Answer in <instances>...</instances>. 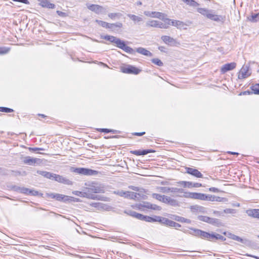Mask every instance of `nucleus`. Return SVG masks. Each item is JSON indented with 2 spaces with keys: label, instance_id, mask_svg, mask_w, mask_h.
Returning a JSON list of instances; mask_svg holds the SVG:
<instances>
[{
  "label": "nucleus",
  "instance_id": "obj_1",
  "mask_svg": "<svg viewBox=\"0 0 259 259\" xmlns=\"http://www.w3.org/2000/svg\"><path fill=\"white\" fill-rule=\"evenodd\" d=\"M101 37L105 40H108L111 42L114 43L116 45L117 47L123 50L127 53L134 54L135 51L132 48L127 46L125 44V42L120 38H117L112 35H104L102 36Z\"/></svg>",
  "mask_w": 259,
  "mask_h": 259
},
{
  "label": "nucleus",
  "instance_id": "obj_2",
  "mask_svg": "<svg viewBox=\"0 0 259 259\" xmlns=\"http://www.w3.org/2000/svg\"><path fill=\"white\" fill-rule=\"evenodd\" d=\"M197 11L198 13L206 17L207 18L217 22L223 23L225 20V16L215 14L214 11L213 10L198 8Z\"/></svg>",
  "mask_w": 259,
  "mask_h": 259
},
{
  "label": "nucleus",
  "instance_id": "obj_3",
  "mask_svg": "<svg viewBox=\"0 0 259 259\" xmlns=\"http://www.w3.org/2000/svg\"><path fill=\"white\" fill-rule=\"evenodd\" d=\"M190 229L191 230V231H189L188 230H186V231H184V232L186 233H188L190 235L200 237L203 239L211 240V233H209L201 230L195 229L194 228H190Z\"/></svg>",
  "mask_w": 259,
  "mask_h": 259
},
{
  "label": "nucleus",
  "instance_id": "obj_4",
  "mask_svg": "<svg viewBox=\"0 0 259 259\" xmlns=\"http://www.w3.org/2000/svg\"><path fill=\"white\" fill-rule=\"evenodd\" d=\"M197 219L200 221L208 223L215 227H219L223 226L221 221L216 218H210L204 215H198Z\"/></svg>",
  "mask_w": 259,
  "mask_h": 259
},
{
  "label": "nucleus",
  "instance_id": "obj_5",
  "mask_svg": "<svg viewBox=\"0 0 259 259\" xmlns=\"http://www.w3.org/2000/svg\"><path fill=\"white\" fill-rule=\"evenodd\" d=\"M71 171L84 176H94L98 174L97 170L84 167H72Z\"/></svg>",
  "mask_w": 259,
  "mask_h": 259
},
{
  "label": "nucleus",
  "instance_id": "obj_6",
  "mask_svg": "<svg viewBox=\"0 0 259 259\" xmlns=\"http://www.w3.org/2000/svg\"><path fill=\"white\" fill-rule=\"evenodd\" d=\"M185 198L199 199L201 200H207L208 196L205 194L195 192H185L183 195Z\"/></svg>",
  "mask_w": 259,
  "mask_h": 259
},
{
  "label": "nucleus",
  "instance_id": "obj_7",
  "mask_svg": "<svg viewBox=\"0 0 259 259\" xmlns=\"http://www.w3.org/2000/svg\"><path fill=\"white\" fill-rule=\"evenodd\" d=\"M96 22L103 27L110 29L111 30H114L115 27L121 28L123 26L122 23L119 22L115 23H109L106 22L98 20H96Z\"/></svg>",
  "mask_w": 259,
  "mask_h": 259
},
{
  "label": "nucleus",
  "instance_id": "obj_8",
  "mask_svg": "<svg viewBox=\"0 0 259 259\" xmlns=\"http://www.w3.org/2000/svg\"><path fill=\"white\" fill-rule=\"evenodd\" d=\"M87 8L91 11L95 12L97 14H106L107 10L105 8L95 4H87Z\"/></svg>",
  "mask_w": 259,
  "mask_h": 259
},
{
  "label": "nucleus",
  "instance_id": "obj_9",
  "mask_svg": "<svg viewBox=\"0 0 259 259\" xmlns=\"http://www.w3.org/2000/svg\"><path fill=\"white\" fill-rule=\"evenodd\" d=\"M251 74V72L249 69V66L244 65L239 72L238 78L239 79H244L250 76Z\"/></svg>",
  "mask_w": 259,
  "mask_h": 259
},
{
  "label": "nucleus",
  "instance_id": "obj_10",
  "mask_svg": "<svg viewBox=\"0 0 259 259\" xmlns=\"http://www.w3.org/2000/svg\"><path fill=\"white\" fill-rule=\"evenodd\" d=\"M88 192H93L95 193H104L105 190L104 187L99 184L94 183L90 187L87 188Z\"/></svg>",
  "mask_w": 259,
  "mask_h": 259
},
{
  "label": "nucleus",
  "instance_id": "obj_11",
  "mask_svg": "<svg viewBox=\"0 0 259 259\" xmlns=\"http://www.w3.org/2000/svg\"><path fill=\"white\" fill-rule=\"evenodd\" d=\"M55 200H56L58 201H60V202H65V203L71 202V201H76V202L78 201V199L75 198L73 197L69 196H67V195H65L63 194H59V193L57 194Z\"/></svg>",
  "mask_w": 259,
  "mask_h": 259
},
{
  "label": "nucleus",
  "instance_id": "obj_12",
  "mask_svg": "<svg viewBox=\"0 0 259 259\" xmlns=\"http://www.w3.org/2000/svg\"><path fill=\"white\" fill-rule=\"evenodd\" d=\"M121 71L124 73L137 75L138 74L141 70L135 66L131 65H127L126 66L122 67L121 68Z\"/></svg>",
  "mask_w": 259,
  "mask_h": 259
},
{
  "label": "nucleus",
  "instance_id": "obj_13",
  "mask_svg": "<svg viewBox=\"0 0 259 259\" xmlns=\"http://www.w3.org/2000/svg\"><path fill=\"white\" fill-rule=\"evenodd\" d=\"M73 194L82 197H87L92 199H97L98 200H102L101 196H95L94 194H89L86 192H80L78 191H75L73 192Z\"/></svg>",
  "mask_w": 259,
  "mask_h": 259
},
{
  "label": "nucleus",
  "instance_id": "obj_14",
  "mask_svg": "<svg viewBox=\"0 0 259 259\" xmlns=\"http://www.w3.org/2000/svg\"><path fill=\"white\" fill-rule=\"evenodd\" d=\"M41 160L39 158H32L30 156H26L24 157L23 162L24 163L30 165H34L35 164H39L41 163Z\"/></svg>",
  "mask_w": 259,
  "mask_h": 259
},
{
  "label": "nucleus",
  "instance_id": "obj_15",
  "mask_svg": "<svg viewBox=\"0 0 259 259\" xmlns=\"http://www.w3.org/2000/svg\"><path fill=\"white\" fill-rule=\"evenodd\" d=\"M127 16L136 25H140L143 22V18L142 15H136L131 14H127Z\"/></svg>",
  "mask_w": 259,
  "mask_h": 259
},
{
  "label": "nucleus",
  "instance_id": "obj_16",
  "mask_svg": "<svg viewBox=\"0 0 259 259\" xmlns=\"http://www.w3.org/2000/svg\"><path fill=\"white\" fill-rule=\"evenodd\" d=\"M236 67V63L235 62H231L227 63L222 66L221 69V72L222 74H224L226 72L232 70Z\"/></svg>",
  "mask_w": 259,
  "mask_h": 259
},
{
  "label": "nucleus",
  "instance_id": "obj_17",
  "mask_svg": "<svg viewBox=\"0 0 259 259\" xmlns=\"http://www.w3.org/2000/svg\"><path fill=\"white\" fill-rule=\"evenodd\" d=\"M54 176L55 177H54V180H55L59 183L68 185H71L72 184V182L71 181H70L69 180L67 179V178H66L62 176L55 174V175H54Z\"/></svg>",
  "mask_w": 259,
  "mask_h": 259
},
{
  "label": "nucleus",
  "instance_id": "obj_18",
  "mask_svg": "<svg viewBox=\"0 0 259 259\" xmlns=\"http://www.w3.org/2000/svg\"><path fill=\"white\" fill-rule=\"evenodd\" d=\"M186 169L187 173L196 178H201L203 177L202 174L197 169L191 167H186Z\"/></svg>",
  "mask_w": 259,
  "mask_h": 259
},
{
  "label": "nucleus",
  "instance_id": "obj_19",
  "mask_svg": "<svg viewBox=\"0 0 259 259\" xmlns=\"http://www.w3.org/2000/svg\"><path fill=\"white\" fill-rule=\"evenodd\" d=\"M144 14L149 17L160 19L163 16V13L159 12L144 11Z\"/></svg>",
  "mask_w": 259,
  "mask_h": 259
},
{
  "label": "nucleus",
  "instance_id": "obj_20",
  "mask_svg": "<svg viewBox=\"0 0 259 259\" xmlns=\"http://www.w3.org/2000/svg\"><path fill=\"white\" fill-rule=\"evenodd\" d=\"M161 38L165 44L168 45L174 46L176 44V40L169 36L163 35Z\"/></svg>",
  "mask_w": 259,
  "mask_h": 259
},
{
  "label": "nucleus",
  "instance_id": "obj_21",
  "mask_svg": "<svg viewBox=\"0 0 259 259\" xmlns=\"http://www.w3.org/2000/svg\"><path fill=\"white\" fill-rule=\"evenodd\" d=\"M191 210L193 212H201L203 213H206L207 211L206 208L203 206L197 205L191 206L190 207Z\"/></svg>",
  "mask_w": 259,
  "mask_h": 259
},
{
  "label": "nucleus",
  "instance_id": "obj_22",
  "mask_svg": "<svg viewBox=\"0 0 259 259\" xmlns=\"http://www.w3.org/2000/svg\"><path fill=\"white\" fill-rule=\"evenodd\" d=\"M135 51V53L133 55L135 54V52H137L140 54L146 56L148 57H151L152 56V54L148 50H146L145 48H142V47H139L136 49V50H134Z\"/></svg>",
  "mask_w": 259,
  "mask_h": 259
},
{
  "label": "nucleus",
  "instance_id": "obj_23",
  "mask_svg": "<svg viewBox=\"0 0 259 259\" xmlns=\"http://www.w3.org/2000/svg\"><path fill=\"white\" fill-rule=\"evenodd\" d=\"M247 214L252 218L259 220V209H250L246 211Z\"/></svg>",
  "mask_w": 259,
  "mask_h": 259
},
{
  "label": "nucleus",
  "instance_id": "obj_24",
  "mask_svg": "<svg viewBox=\"0 0 259 259\" xmlns=\"http://www.w3.org/2000/svg\"><path fill=\"white\" fill-rule=\"evenodd\" d=\"M142 206L153 210H160L161 209V207L160 206H158L156 204H152L148 202H144V204H143Z\"/></svg>",
  "mask_w": 259,
  "mask_h": 259
},
{
  "label": "nucleus",
  "instance_id": "obj_25",
  "mask_svg": "<svg viewBox=\"0 0 259 259\" xmlns=\"http://www.w3.org/2000/svg\"><path fill=\"white\" fill-rule=\"evenodd\" d=\"M37 174L44 176L45 178L47 179L54 180L55 174L51 173L48 171L38 170Z\"/></svg>",
  "mask_w": 259,
  "mask_h": 259
},
{
  "label": "nucleus",
  "instance_id": "obj_26",
  "mask_svg": "<svg viewBox=\"0 0 259 259\" xmlns=\"http://www.w3.org/2000/svg\"><path fill=\"white\" fill-rule=\"evenodd\" d=\"M140 197V194L139 193H135L134 192L126 191L125 198H126L136 200L137 198H139Z\"/></svg>",
  "mask_w": 259,
  "mask_h": 259
},
{
  "label": "nucleus",
  "instance_id": "obj_27",
  "mask_svg": "<svg viewBox=\"0 0 259 259\" xmlns=\"http://www.w3.org/2000/svg\"><path fill=\"white\" fill-rule=\"evenodd\" d=\"M171 25L177 27L178 29H182L185 26V24L183 22L179 21L172 20V22H171Z\"/></svg>",
  "mask_w": 259,
  "mask_h": 259
},
{
  "label": "nucleus",
  "instance_id": "obj_28",
  "mask_svg": "<svg viewBox=\"0 0 259 259\" xmlns=\"http://www.w3.org/2000/svg\"><path fill=\"white\" fill-rule=\"evenodd\" d=\"M248 20L251 22L254 23L259 21V13H251L249 17H247Z\"/></svg>",
  "mask_w": 259,
  "mask_h": 259
},
{
  "label": "nucleus",
  "instance_id": "obj_29",
  "mask_svg": "<svg viewBox=\"0 0 259 259\" xmlns=\"http://www.w3.org/2000/svg\"><path fill=\"white\" fill-rule=\"evenodd\" d=\"M230 238L234 240L237 241L245 244H246L249 241L247 239H243L240 238V237L233 234L231 235Z\"/></svg>",
  "mask_w": 259,
  "mask_h": 259
},
{
  "label": "nucleus",
  "instance_id": "obj_30",
  "mask_svg": "<svg viewBox=\"0 0 259 259\" xmlns=\"http://www.w3.org/2000/svg\"><path fill=\"white\" fill-rule=\"evenodd\" d=\"M214 239L225 241V240H226V238L219 234L211 233V241L213 240Z\"/></svg>",
  "mask_w": 259,
  "mask_h": 259
},
{
  "label": "nucleus",
  "instance_id": "obj_31",
  "mask_svg": "<svg viewBox=\"0 0 259 259\" xmlns=\"http://www.w3.org/2000/svg\"><path fill=\"white\" fill-rule=\"evenodd\" d=\"M108 17L112 20L120 19L122 15L120 13H111L108 15Z\"/></svg>",
  "mask_w": 259,
  "mask_h": 259
},
{
  "label": "nucleus",
  "instance_id": "obj_32",
  "mask_svg": "<svg viewBox=\"0 0 259 259\" xmlns=\"http://www.w3.org/2000/svg\"><path fill=\"white\" fill-rule=\"evenodd\" d=\"M165 15L163 13V16H162V18L160 19L161 20L164 22V23L165 24V25L167 26V29L169 27V25H171V22H172V20L166 18L165 17Z\"/></svg>",
  "mask_w": 259,
  "mask_h": 259
},
{
  "label": "nucleus",
  "instance_id": "obj_33",
  "mask_svg": "<svg viewBox=\"0 0 259 259\" xmlns=\"http://www.w3.org/2000/svg\"><path fill=\"white\" fill-rule=\"evenodd\" d=\"M172 221L170 220H169L167 218L161 217V219L160 221V224L165 225L167 226L170 227Z\"/></svg>",
  "mask_w": 259,
  "mask_h": 259
},
{
  "label": "nucleus",
  "instance_id": "obj_34",
  "mask_svg": "<svg viewBox=\"0 0 259 259\" xmlns=\"http://www.w3.org/2000/svg\"><path fill=\"white\" fill-rule=\"evenodd\" d=\"M158 21L157 20H149L146 23V26L148 27H152L157 28Z\"/></svg>",
  "mask_w": 259,
  "mask_h": 259
},
{
  "label": "nucleus",
  "instance_id": "obj_35",
  "mask_svg": "<svg viewBox=\"0 0 259 259\" xmlns=\"http://www.w3.org/2000/svg\"><path fill=\"white\" fill-rule=\"evenodd\" d=\"M250 89L252 91V93L256 95H259V84L256 83L253 84L250 87Z\"/></svg>",
  "mask_w": 259,
  "mask_h": 259
},
{
  "label": "nucleus",
  "instance_id": "obj_36",
  "mask_svg": "<svg viewBox=\"0 0 259 259\" xmlns=\"http://www.w3.org/2000/svg\"><path fill=\"white\" fill-rule=\"evenodd\" d=\"M184 3L192 7H196L199 4L194 0H182Z\"/></svg>",
  "mask_w": 259,
  "mask_h": 259
},
{
  "label": "nucleus",
  "instance_id": "obj_37",
  "mask_svg": "<svg viewBox=\"0 0 259 259\" xmlns=\"http://www.w3.org/2000/svg\"><path fill=\"white\" fill-rule=\"evenodd\" d=\"M170 192L171 193H185L183 189L176 187H170Z\"/></svg>",
  "mask_w": 259,
  "mask_h": 259
},
{
  "label": "nucleus",
  "instance_id": "obj_38",
  "mask_svg": "<svg viewBox=\"0 0 259 259\" xmlns=\"http://www.w3.org/2000/svg\"><path fill=\"white\" fill-rule=\"evenodd\" d=\"M165 195H160V194H156V193H153L152 194V197L159 200V201H161V202H163V199H164V197Z\"/></svg>",
  "mask_w": 259,
  "mask_h": 259
},
{
  "label": "nucleus",
  "instance_id": "obj_39",
  "mask_svg": "<svg viewBox=\"0 0 259 259\" xmlns=\"http://www.w3.org/2000/svg\"><path fill=\"white\" fill-rule=\"evenodd\" d=\"M179 184L183 185L184 187L192 188V182H187V181H180L178 182Z\"/></svg>",
  "mask_w": 259,
  "mask_h": 259
},
{
  "label": "nucleus",
  "instance_id": "obj_40",
  "mask_svg": "<svg viewBox=\"0 0 259 259\" xmlns=\"http://www.w3.org/2000/svg\"><path fill=\"white\" fill-rule=\"evenodd\" d=\"M158 190L162 193H167L170 192V187H159L157 188Z\"/></svg>",
  "mask_w": 259,
  "mask_h": 259
},
{
  "label": "nucleus",
  "instance_id": "obj_41",
  "mask_svg": "<svg viewBox=\"0 0 259 259\" xmlns=\"http://www.w3.org/2000/svg\"><path fill=\"white\" fill-rule=\"evenodd\" d=\"M151 62L158 66H162L163 65V62L158 58L152 59Z\"/></svg>",
  "mask_w": 259,
  "mask_h": 259
},
{
  "label": "nucleus",
  "instance_id": "obj_42",
  "mask_svg": "<svg viewBox=\"0 0 259 259\" xmlns=\"http://www.w3.org/2000/svg\"><path fill=\"white\" fill-rule=\"evenodd\" d=\"M124 212L125 213H126L127 214L131 216V217H133L134 218H135L137 219V215L139 213L137 212L136 211H133V210H125L124 211Z\"/></svg>",
  "mask_w": 259,
  "mask_h": 259
},
{
  "label": "nucleus",
  "instance_id": "obj_43",
  "mask_svg": "<svg viewBox=\"0 0 259 259\" xmlns=\"http://www.w3.org/2000/svg\"><path fill=\"white\" fill-rule=\"evenodd\" d=\"M10 48L5 47H0V55H5L9 52Z\"/></svg>",
  "mask_w": 259,
  "mask_h": 259
},
{
  "label": "nucleus",
  "instance_id": "obj_44",
  "mask_svg": "<svg viewBox=\"0 0 259 259\" xmlns=\"http://www.w3.org/2000/svg\"><path fill=\"white\" fill-rule=\"evenodd\" d=\"M13 111L14 110L13 109L6 107H0V112L5 113H11L13 112Z\"/></svg>",
  "mask_w": 259,
  "mask_h": 259
},
{
  "label": "nucleus",
  "instance_id": "obj_45",
  "mask_svg": "<svg viewBox=\"0 0 259 259\" xmlns=\"http://www.w3.org/2000/svg\"><path fill=\"white\" fill-rule=\"evenodd\" d=\"M168 205L172 206H178L179 205V203L177 200L170 198Z\"/></svg>",
  "mask_w": 259,
  "mask_h": 259
},
{
  "label": "nucleus",
  "instance_id": "obj_46",
  "mask_svg": "<svg viewBox=\"0 0 259 259\" xmlns=\"http://www.w3.org/2000/svg\"><path fill=\"white\" fill-rule=\"evenodd\" d=\"M113 193L115 194H116L117 195H119L120 196L123 197L125 198L126 191H124L123 190L114 191L113 192Z\"/></svg>",
  "mask_w": 259,
  "mask_h": 259
},
{
  "label": "nucleus",
  "instance_id": "obj_47",
  "mask_svg": "<svg viewBox=\"0 0 259 259\" xmlns=\"http://www.w3.org/2000/svg\"><path fill=\"white\" fill-rule=\"evenodd\" d=\"M155 151L153 149H145L141 150L142 155H145L150 153H154Z\"/></svg>",
  "mask_w": 259,
  "mask_h": 259
},
{
  "label": "nucleus",
  "instance_id": "obj_48",
  "mask_svg": "<svg viewBox=\"0 0 259 259\" xmlns=\"http://www.w3.org/2000/svg\"><path fill=\"white\" fill-rule=\"evenodd\" d=\"M39 192L37 191H35L33 189H29V195L31 196H37L38 195Z\"/></svg>",
  "mask_w": 259,
  "mask_h": 259
},
{
  "label": "nucleus",
  "instance_id": "obj_49",
  "mask_svg": "<svg viewBox=\"0 0 259 259\" xmlns=\"http://www.w3.org/2000/svg\"><path fill=\"white\" fill-rule=\"evenodd\" d=\"M157 28L161 29H167V26L164 23L158 21Z\"/></svg>",
  "mask_w": 259,
  "mask_h": 259
},
{
  "label": "nucleus",
  "instance_id": "obj_50",
  "mask_svg": "<svg viewBox=\"0 0 259 259\" xmlns=\"http://www.w3.org/2000/svg\"><path fill=\"white\" fill-rule=\"evenodd\" d=\"M40 5L44 8H46L48 5L49 1L47 0H40Z\"/></svg>",
  "mask_w": 259,
  "mask_h": 259
},
{
  "label": "nucleus",
  "instance_id": "obj_51",
  "mask_svg": "<svg viewBox=\"0 0 259 259\" xmlns=\"http://www.w3.org/2000/svg\"><path fill=\"white\" fill-rule=\"evenodd\" d=\"M178 221H180L181 222H184V223H191V220H189V219H185L184 218H183V217H181L180 218V219H178L177 220Z\"/></svg>",
  "mask_w": 259,
  "mask_h": 259
},
{
  "label": "nucleus",
  "instance_id": "obj_52",
  "mask_svg": "<svg viewBox=\"0 0 259 259\" xmlns=\"http://www.w3.org/2000/svg\"><path fill=\"white\" fill-rule=\"evenodd\" d=\"M162 217L154 215L152 217L153 222H159L160 223V221Z\"/></svg>",
  "mask_w": 259,
  "mask_h": 259
},
{
  "label": "nucleus",
  "instance_id": "obj_53",
  "mask_svg": "<svg viewBox=\"0 0 259 259\" xmlns=\"http://www.w3.org/2000/svg\"><path fill=\"white\" fill-rule=\"evenodd\" d=\"M181 225L178 223H176L173 221H172V222H171V227H174L176 229H177L179 227H181Z\"/></svg>",
  "mask_w": 259,
  "mask_h": 259
},
{
  "label": "nucleus",
  "instance_id": "obj_54",
  "mask_svg": "<svg viewBox=\"0 0 259 259\" xmlns=\"http://www.w3.org/2000/svg\"><path fill=\"white\" fill-rule=\"evenodd\" d=\"M28 149L30 151H38V150H40V151L45 150V149L44 148H37V147H35V148L29 147Z\"/></svg>",
  "mask_w": 259,
  "mask_h": 259
},
{
  "label": "nucleus",
  "instance_id": "obj_55",
  "mask_svg": "<svg viewBox=\"0 0 259 259\" xmlns=\"http://www.w3.org/2000/svg\"><path fill=\"white\" fill-rule=\"evenodd\" d=\"M29 189L25 188V187H22L21 193L29 195Z\"/></svg>",
  "mask_w": 259,
  "mask_h": 259
},
{
  "label": "nucleus",
  "instance_id": "obj_56",
  "mask_svg": "<svg viewBox=\"0 0 259 259\" xmlns=\"http://www.w3.org/2000/svg\"><path fill=\"white\" fill-rule=\"evenodd\" d=\"M57 194V193H47L46 195L48 198L56 199V197Z\"/></svg>",
  "mask_w": 259,
  "mask_h": 259
},
{
  "label": "nucleus",
  "instance_id": "obj_57",
  "mask_svg": "<svg viewBox=\"0 0 259 259\" xmlns=\"http://www.w3.org/2000/svg\"><path fill=\"white\" fill-rule=\"evenodd\" d=\"M153 220H152V217H149V216H147V215H145V218H144V221H145L146 222H153Z\"/></svg>",
  "mask_w": 259,
  "mask_h": 259
},
{
  "label": "nucleus",
  "instance_id": "obj_58",
  "mask_svg": "<svg viewBox=\"0 0 259 259\" xmlns=\"http://www.w3.org/2000/svg\"><path fill=\"white\" fill-rule=\"evenodd\" d=\"M131 153L137 156L142 155L141 150L131 151Z\"/></svg>",
  "mask_w": 259,
  "mask_h": 259
},
{
  "label": "nucleus",
  "instance_id": "obj_59",
  "mask_svg": "<svg viewBox=\"0 0 259 259\" xmlns=\"http://www.w3.org/2000/svg\"><path fill=\"white\" fill-rule=\"evenodd\" d=\"M170 198L171 197H170L169 196H165L164 197V199H163V201L162 202L164 203L168 204L169 201V200H170Z\"/></svg>",
  "mask_w": 259,
  "mask_h": 259
},
{
  "label": "nucleus",
  "instance_id": "obj_60",
  "mask_svg": "<svg viewBox=\"0 0 259 259\" xmlns=\"http://www.w3.org/2000/svg\"><path fill=\"white\" fill-rule=\"evenodd\" d=\"M98 131H99L100 132L105 133H110V129L99 128V129H98Z\"/></svg>",
  "mask_w": 259,
  "mask_h": 259
},
{
  "label": "nucleus",
  "instance_id": "obj_61",
  "mask_svg": "<svg viewBox=\"0 0 259 259\" xmlns=\"http://www.w3.org/2000/svg\"><path fill=\"white\" fill-rule=\"evenodd\" d=\"M209 191L210 192H214V193H218L220 192V190L215 187H211L209 188Z\"/></svg>",
  "mask_w": 259,
  "mask_h": 259
},
{
  "label": "nucleus",
  "instance_id": "obj_62",
  "mask_svg": "<svg viewBox=\"0 0 259 259\" xmlns=\"http://www.w3.org/2000/svg\"><path fill=\"white\" fill-rule=\"evenodd\" d=\"M145 216V215L139 213L137 215V219L140 220L144 221Z\"/></svg>",
  "mask_w": 259,
  "mask_h": 259
},
{
  "label": "nucleus",
  "instance_id": "obj_63",
  "mask_svg": "<svg viewBox=\"0 0 259 259\" xmlns=\"http://www.w3.org/2000/svg\"><path fill=\"white\" fill-rule=\"evenodd\" d=\"M208 196V199L207 200H209L210 201H215V196H212L210 195H207Z\"/></svg>",
  "mask_w": 259,
  "mask_h": 259
},
{
  "label": "nucleus",
  "instance_id": "obj_64",
  "mask_svg": "<svg viewBox=\"0 0 259 259\" xmlns=\"http://www.w3.org/2000/svg\"><path fill=\"white\" fill-rule=\"evenodd\" d=\"M46 8L49 9H54L55 8V5L49 2Z\"/></svg>",
  "mask_w": 259,
  "mask_h": 259
}]
</instances>
